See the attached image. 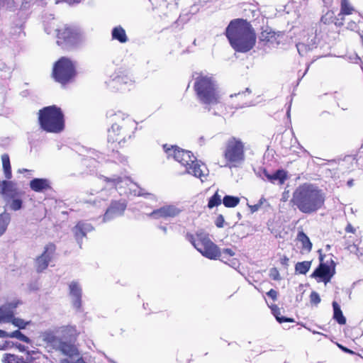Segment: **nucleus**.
Segmentation results:
<instances>
[{"instance_id":"7c9ffc66","label":"nucleus","mask_w":363,"mask_h":363,"mask_svg":"<svg viewBox=\"0 0 363 363\" xmlns=\"http://www.w3.org/2000/svg\"><path fill=\"white\" fill-rule=\"evenodd\" d=\"M333 318L340 325H344L346 323V319L344 317L340 306L335 301L333 303Z\"/></svg>"},{"instance_id":"f704fd0d","label":"nucleus","mask_w":363,"mask_h":363,"mask_svg":"<svg viewBox=\"0 0 363 363\" xmlns=\"http://www.w3.org/2000/svg\"><path fill=\"white\" fill-rule=\"evenodd\" d=\"M235 255V252L230 248L220 250V255L218 259L224 263H228L229 260Z\"/></svg>"},{"instance_id":"8fccbe9b","label":"nucleus","mask_w":363,"mask_h":363,"mask_svg":"<svg viewBox=\"0 0 363 363\" xmlns=\"http://www.w3.org/2000/svg\"><path fill=\"white\" fill-rule=\"evenodd\" d=\"M263 171H267L265 169H259L257 172H256V174L260 178H262V179H264V172Z\"/></svg>"},{"instance_id":"1a4fd4ad","label":"nucleus","mask_w":363,"mask_h":363,"mask_svg":"<svg viewBox=\"0 0 363 363\" xmlns=\"http://www.w3.org/2000/svg\"><path fill=\"white\" fill-rule=\"evenodd\" d=\"M189 241L203 257L209 259H218L220 249L211 240L208 234L202 231L197 232L195 236L190 237Z\"/></svg>"},{"instance_id":"e433bc0d","label":"nucleus","mask_w":363,"mask_h":363,"mask_svg":"<svg viewBox=\"0 0 363 363\" xmlns=\"http://www.w3.org/2000/svg\"><path fill=\"white\" fill-rule=\"evenodd\" d=\"M221 195L218 194V191H217L213 196H212L208 201V207L209 208H213L215 206H218L222 202Z\"/></svg>"},{"instance_id":"423d86ee","label":"nucleus","mask_w":363,"mask_h":363,"mask_svg":"<svg viewBox=\"0 0 363 363\" xmlns=\"http://www.w3.org/2000/svg\"><path fill=\"white\" fill-rule=\"evenodd\" d=\"M106 182V188L102 189L97 198L106 201L107 199L106 188L113 189V191H117L120 195L127 196H141L145 194V190L138 186L137 184L133 182L128 177H121L113 176L111 177H104Z\"/></svg>"},{"instance_id":"2f4dec72","label":"nucleus","mask_w":363,"mask_h":363,"mask_svg":"<svg viewBox=\"0 0 363 363\" xmlns=\"http://www.w3.org/2000/svg\"><path fill=\"white\" fill-rule=\"evenodd\" d=\"M1 160L5 177L7 179H10L12 177V173L9 155L7 154H4L1 156Z\"/></svg>"},{"instance_id":"bb28decb","label":"nucleus","mask_w":363,"mask_h":363,"mask_svg":"<svg viewBox=\"0 0 363 363\" xmlns=\"http://www.w3.org/2000/svg\"><path fill=\"white\" fill-rule=\"evenodd\" d=\"M250 91L248 89H246L245 91L239 92L238 94H235L234 95H230V97H235L238 99V104H236V107L242 108L243 106H248L251 105V102L247 100V96H250Z\"/></svg>"},{"instance_id":"0eeeda50","label":"nucleus","mask_w":363,"mask_h":363,"mask_svg":"<svg viewBox=\"0 0 363 363\" xmlns=\"http://www.w3.org/2000/svg\"><path fill=\"white\" fill-rule=\"evenodd\" d=\"M38 120L42 129L49 133H60L65 127L63 113L55 106H47L40 110Z\"/></svg>"},{"instance_id":"c756f323","label":"nucleus","mask_w":363,"mask_h":363,"mask_svg":"<svg viewBox=\"0 0 363 363\" xmlns=\"http://www.w3.org/2000/svg\"><path fill=\"white\" fill-rule=\"evenodd\" d=\"M297 240L301 243L302 249L306 252H310L312 249V243L309 238L303 232H298Z\"/></svg>"},{"instance_id":"ea45409f","label":"nucleus","mask_w":363,"mask_h":363,"mask_svg":"<svg viewBox=\"0 0 363 363\" xmlns=\"http://www.w3.org/2000/svg\"><path fill=\"white\" fill-rule=\"evenodd\" d=\"M21 359L22 358L15 354H5L2 361L4 363H21Z\"/></svg>"},{"instance_id":"58836bf2","label":"nucleus","mask_w":363,"mask_h":363,"mask_svg":"<svg viewBox=\"0 0 363 363\" xmlns=\"http://www.w3.org/2000/svg\"><path fill=\"white\" fill-rule=\"evenodd\" d=\"M9 337H14L16 338L23 342L26 343H30V340L29 337L23 335L21 332L19 330H16L12 333H10Z\"/></svg>"},{"instance_id":"4468645a","label":"nucleus","mask_w":363,"mask_h":363,"mask_svg":"<svg viewBox=\"0 0 363 363\" xmlns=\"http://www.w3.org/2000/svg\"><path fill=\"white\" fill-rule=\"evenodd\" d=\"M182 211L177 205H165L152 211L149 216L155 219L174 218Z\"/></svg>"},{"instance_id":"9d476101","label":"nucleus","mask_w":363,"mask_h":363,"mask_svg":"<svg viewBox=\"0 0 363 363\" xmlns=\"http://www.w3.org/2000/svg\"><path fill=\"white\" fill-rule=\"evenodd\" d=\"M75 74L74 63L69 59L63 57L55 62L52 75L57 82L65 84L69 82L74 77Z\"/></svg>"},{"instance_id":"a18cd8bd","label":"nucleus","mask_w":363,"mask_h":363,"mask_svg":"<svg viewBox=\"0 0 363 363\" xmlns=\"http://www.w3.org/2000/svg\"><path fill=\"white\" fill-rule=\"evenodd\" d=\"M269 276L274 280H279L280 279V274H279L278 270L275 268H273L270 270Z\"/></svg>"},{"instance_id":"f257e3e1","label":"nucleus","mask_w":363,"mask_h":363,"mask_svg":"<svg viewBox=\"0 0 363 363\" xmlns=\"http://www.w3.org/2000/svg\"><path fill=\"white\" fill-rule=\"evenodd\" d=\"M226 36L233 49L240 52L250 50L255 44L256 36L246 21L235 19L226 28Z\"/></svg>"},{"instance_id":"aec40b11","label":"nucleus","mask_w":363,"mask_h":363,"mask_svg":"<svg viewBox=\"0 0 363 363\" xmlns=\"http://www.w3.org/2000/svg\"><path fill=\"white\" fill-rule=\"evenodd\" d=\"M1 194L4 199L16 194H23V193L17 187V184L16 182L7 180L1 182Z\"/></svg>"},{"instance_id":"f3484780","label":"nucleus","mask_w":363,"mask_h":363,"mask_svg":"<svg viewBox=\"0 0 363 363\" xmlns=\"http://www.w3.org/2000/svg\"><path fill=\"white\" fill-rule=\"evenodd\" d=\"M69 290L73 306L77 309H79L82 306V294L80 284L77 281H73L69 284Z\"/></svg>"},{"instance_id":"dca6fc26","label":"nucleus","mask_w":363,"mask_h":363,"mask_svg":"<svg viewBox=\"0 0 363 363\" xmlns=\"http://www.w3.org/2000/svg\"><path fill=\"white\" fill-rule=\"evenodd\" d=\"M334 273V266H330L326 263H321L311 274V277L314 278H319V281H323L326 284L330 281Z\"/></svg>"},{"instance_id":"c85d7f7f","label":"nucleus","mask_w":363,"mask_h":363,"mask_svg":"<svg viewBox=\"0 0 363 363\" xmlns=\"http://www.w3.org/2000/svg\"><path fill=\"white\" fill-rule=\"evenodd\" d=\"M111 36L113 40H118L121 43H125L128 40L125 30L121 26L113 28Z\"/></svg>"},{"instance_id":"c03bdc74","label":"nucleus","mask_w":363,"mask_h":363,"mask_svg":"<svg viewBox=\"0 0 363 363\" xmlns=\"http://www.w3.org/2000/svg\"><path fill=\"white\" fill-rule=\"evenodd\" d=\"M310 301L311 303L318 305L320 302V297L317 292L313 291L310 296Z\"/></svg>"},{"instance_id":"f8f14e48","label":"nucleus","mask_w":363,"mask_h":363,"mask_svg":"<svg viewBox=\"0 0 363 363\" xmlns=\"http://www.w3.org/2000/svg\"><path fill=\"white\" fill-rule=\"evenodd\" d=\"M57 43L59 45L65 43L69 45H74L82 39L80 30L74 27L64 26L57 30Z\"/></svg>"},{"instance_id":"bf43d9fd","label":"nucleus","mask_w":363,"mask_h":363,"mask_svg":"<svg viewBox=\"0 0 363 363\" xmlns=\"http://www.w3.org/2000/svg\"><path fill=\"white\" fill-rule=\"evenodd\" d=\"M307 330H308L309 331L312 332L313 334H320V335H323L322 333H319V332H317L315 330H312L311 329L308 328H306V326H304Z\"/></svg>"},{"instance_id":"cd10ccee","label":"nucleus","mask_w":363,"mask_h":363,"mask_svg":"<svg viewBox=\"0 0 363 363\" xmlns=\"http://www.w3.org/2000/svg\"><path fill=\"white\" fill-rule=\"evenodd\" d=\"M83 150L86 152V155H84L85 163L89 160L93 162H101L104 160L103 155L95 150L83 148Z\"/></svg>"},{"instance_id":"412c9836","label":"nucleus","mask_w":363,"mask_h":363,"mask_svg":"<svg viewBox=\"0 0 363 363\" xmlns=\"http://www.w3.org/2000/svg\"><path fill=\"white\" fill-rule=\"evenodd\" d=\"M56 334H57L56 330H48L40 334V338L47 346H50L55 349L60 341L56 336Z\"/></svg>"},{"instance_id":"473e14b6","label":"nucleus","mask_w":363,"mask_h":363,"mask_svg":"<svg viewBox=\"0 0 363 363\" xmlns=\"http://www.w3.org/2000/svg\"><path fill=\"white\" fill-rule=\"evenodd\" d=\"M10 220L11 216L9 213L4 211L0 214V236H1L6 230Z\"/></svg>"},{"instance_id":"5fc2aeb1","label":"nucleus","mask_w":363,"mask_h":363,"mask_svg":"<svg viewBox=\"0 0 363 363\" xmlns=\"http://www.w3.org/2000/svg\"><path fill=\"white\" fill-rule=\"evenodd\" d=\"M9 335L10 333L4 330H0V337H9Z\"/></svg>"},{"instance_id":"20e7f679","label":"nucleus","mask_w":363,"mask_h":363,"mask_svg":"<svg viewBox=\"0 0 363 363\" xmlns=\"http://www.w3.org/2000/svg\"><path fill=\"white\" fill-rule=\"evenodd\" d=\"M114 122L108 130V141L121 146L131 138L136 129L135 122L125 113L118 111L113 116Z\"/></svg>"},{"instance_id":"49530a36","label":"nucleus","mask_w":363,"mask_h":363,"mask_svg":"<svg viewBox=\"0 0 363 363\" xmlns=\"http://www.w3.org/2000/svg\"><path fill=\"white\" fill-rule=\"evenodd\" d=\"M226 264H228L229 266H230L231 267L235 268V269H236L239 266L238 260L237 259H235V258H231L229 260L228 263H226Z\"/></svg>"},{"instance_id":"e2e57ef3","label":"nucleus","mask_w":363,"mask_h":363,"mask_svg":"<svg viewBox=\"0 0 363 363\" xmlns=\"http://www.w3.org/2000/svg\"><path fill=\"white\" fill-rule=\"evenodd\" d=\"M96 201H96V199H94V200L93 201V203H94V205H96Z\"/></svg>"},{"instance_id":"69168bd1","label":"nucleus","mask_w":363,"mask_h":363,"mask_svg":"<svg viewBox=\"0 0 363 363\" xmlns=\"http://www.w3.org/2000/svg\"><path fill=\"white\" fill-rule=\"evenodd\" d=\"M348 184L350 186L352 184V182H349Z\"/></svg>"},{"instance_id":"72a5a7b5","label":"nucleus","mask_w":363,"mask_h":363,"mask_svg":"<svg viewBox=\"0 0 363 363\" xmlns=\"http://www.w3.org/2000/svg\"><path fill=\"white\" fill-rule=\"evenodd\" d=\"M240 202V199L233 196H225L223 199V203L227 208H234Z\"/></svg>"},{"instance_id":"5701e85b","label":"nucleus","mask_w":363,"mask_h":363,"mask_svg":"<svg viewBox=\"0 0 363 363\" xmlns=\"http://www.w3.org/2000/svg\"><path fill=\"white\" fill-rule=\"evenodd\" d=\"M56 333L60 335L62 338L69 340L76 339L79 334L76 327L73 325L60 327L56 330Z\"/></svg>"},{"instance_id":"4be33fe9","label":"nucleus","mask_w":363,"mask_h":363,"mask_svg":"<svg viewBox=\"0 0 363 363\" xmlns=\"http://www.w3.org/2000/svg\"><path fill=\"white\" fill-rule=\"evenodd\" d=\"M23 194H16L6 197L4 199L6 207L13 211H17L23 208Z\"/></svg>"},{"instance_id":"3c124183","label":"nucleus","mask_w":363,"mask_h":363,"mask_svg":"<svg viewBox=\"0 0 363 363\" xmlns=\"http://www.w3.org/2000/svg\"><path fill=\"white\" fill-rule=\"evenodd\" d=\"M345 230L347 233H355V228L351 224H348L347 225V227L345 228Z\"/></svg>"},{"instance_id":"7ed1b4c3","label":"nucleus","mask_w":363,"mask_h":363,"mask_svg":"<svg viewBox=\"0 0 363 363\" xmlns=\"http://www.w3.org/2000/svg\"><path fill=\"white\" fill-rule=\"evenodd\" d=\"M163 149L168 158H173L184 168V173L200 179L201 182L208 174L206 166L198 160L191 152L179 148L177 146L164 145Z\"/></svg>"},{"instance_id":"4c0bfd02","label":"nucleus","mask_w":363,"mask_h":363,"mask_svg":"<svg viewBox=\"0 0 363 363\" xmlns=\"http://www.w3.org/2000/svg\"><path fill=\"white\" fill-rule=\"evenodd\" d=\"M354 11L353 7L350 4L348 0H342L341 10L339 15H350Z\"/></svg>"},{"instance_id":"a878e982","label":"nucleus","mask_w":363,"mask_h":363,"mask_svg":"<svg viewBox=\"0 0 363 363\" xmlns=\"http://www.w3.org/2000/svg\"><path fill=\"white\" fill-rule=\"evenodd\" d=\"M55 350L60 351L63 354L69 357H74L78 355V350L74 345L61 340Z\"/></svg>"},{"instance_id":"37998d69","label":"nucleus","mask_w":363,"mask_h":363,"mask_svg":"<svg viewBox=\"0 0 363 363\" xmlns=\"http://www.w3.org/2000/svg\"><path fill=\"white\" fill-rule=\"evenodd\" d=\"M297 50L300 55L303 56L306 54L309 50H311V47L310 45H306L302 43H299L296 44Z\"/></svg>"},{"instance_id":"6e6552de","label":"nucleus","mask_w":363,"mask_h":363,"mask_svg":"<svg viewBox=\"0 0 363 363\" xmlns=\"http://www.w3.org/2000/svg\"><path fill=\"white\" fill-rule=\"evenodd\" d=\"M223 157L229 167H236L245 161V145L237 138L231 137L225 143Z\"/></svg>"},{"instance_id":"9b49d317","label":"nucleus","mask_w":363,"mask_h":363,"mask_svg":"<svg viewBox=\"0 0 363 363\" xmlns=\"http://www.w3.org/2000/svg\"><path fill=\"white\" fill-rule=\"evenodd\" d=\"M135 82V79L132 74L118 69L111 76V79L107 84L111 89L125 91L133 87Z\"/></svg>"},{"instance_id":"603ef678","label":"nucleus","mask_w":363,"mask_h":363,"mask_svg":"<svg viewBox=\"0 0 363 363\" xmlns=\"http://www.w3.org/2000/svg\"><path fill=\"white\" fill-rule=\"evenodd\" d=\"M21 363H35L33 362V358L31 357H27L26 359H21Z\"/></svg>"},{"instance_id":"6ab92c4d","label":"nucleus","mask_w":363,"mask_h":363,"mask_svg":"<svg viewBox=\"0 0 363 363\" xmlns=\"http://www.w3.org/2000/svg\"><path fill=\"white\" fill-rule=\"evenodd\" d=\"M93 230L91 224L84 222H79L72 229L75 239L81 247L82 240L86 236L88 232Z\"/></svg>"},{"instance_id":"680f3d73","label":"nucleus","mask_w":363,"mask_h":363,"mask_svg":"<svg viewBox=\"0 0 363 363\" xmlns=\"http://www.w3.org/2000/svg\"><path fill=\"white\" fill-rule=\"evenodd\" d=\"M127 159L125 157H122L121 160V162L125 163L126 162Z\"/></svg>"},{"instance_id":"79ce46f5","label":"nucleus","mask_w":363,"mask_h":363,"mask_svg":"<svg viewBox=\"0 0 363 363\" xmlns=\"http://www.w3.org/2000/svg\"><path fill=\"white\" fill-rule=\"evenodd\" d=\"M272 311H273V313H274V316L276 317L277 320L279 323H281L284 322H291V323L294 322V320L291 318L280 316L279 315L280 313H279V312H278L279 309L277 308V306H275L274 308H272Z\"/></svg>"},{"instance_id":"f03ea898","label":"nucleus","mask_w":363,"mask_h":363,"mask_svg":"<svg viewBox=\"0 0 363 363\" xmlns=\"http://www.w3.org/2000/svg\"><path fill=\"white\" fill-rule=\"evenodd\" d=\"M292 202L302 213H311L323 206L325 194L317 186L305 183L296 189Z\"/></svg>"},{"instance_id":"864d4df0","label":"nucleus","mask_w":363,"mask_h":363,"mask_svg":"<svg viewBox=\"0 0 363 363\" xmlns=\"http://www.w3.org/2000/svg\"><path fill=\"white\" fill-rule=\"evenodd\" d=\"M259 207H260V204H255V205L250 206L252 212H255V211H258Z\"/></svg>"},{"instance_id":"b1692460","label":"nucleus","mask_w":363,"mask_h":363,"mask_svg":"<svg viewBox=\"0 0 363 363\" xmlns=\"http://www.w3.org/2000/svg\"><path fill=\"white\" fill-rule=\"evenodd\" d=\"M265 178L273 184H283L286 179V172L283 169H279L273 174H269L267 171H263Z\"/></svg>"},{"instance_id":"393cba45","label":"nucleus","mask_w":363,"mask_h":363,"mask_svg":"<svg viewBox=\"0 0 363 363\" xmlns=\"http://www.w3.org/2000/svg\"><path fill=\"white\" fill-rule=\"evenodd\" d=\"M30 188L35 192H42L50 188V182L44 178L33 179L30 182Z\"/></svg>"},{"instance_id":"c9c22d12","label":"nucleus","mask_w":363,"mask_h":363,"mask_svg":"<svg viewBox=\"0 0 363 363\" xmlns=\"http://www.w3.org/2000/svg\"><path fill=\"white\" fill-rule=\"evenodd\" d=\"M311 264V262L308 261L298 262L295 266V270L301 274H306L310 269Z\"/></svg>"},{"instance_id":"a19ab883","label":"nucleus","mask_w":363,"mask_h":363,"mask_svg":"<svg viewBox=\"0 0 363 363\" xmlns=\"http://www.w3.org/2000/svg\"><path fill=\"white\" fill-rule=\"evenodd\" d=\"M11 323H12L13 325L19 329H24L28 325L30 324V321H26L23 319L14 317L11 320Z\"/></svg>"},{"instance_id":"09e8293b","label":"nucleus","mask_w":363,"mask_h":363,"mask_svg":"<svg viewBox=\"0 0 363 363\" xmlns=\"http://www.w3.org/2000/svg\"><path fill=\"white\" fill-rule=\"evenodd\" d=\"M267 295L272 298L273 300H276L277 297V292L274 289H271L267 293Z\"/></svg>"},{"instance_id":"052dcab7","label":"nucleus","mask_w":363,"mask_h":363,"mask_svg":"<svg viewBox=\"0 0 363 363\" xmlns=\"http://www.w3.org/2000/svg\"><path fill=\"white\" fill-rule=\"evenodd\" d=\"M28 172V170L26 169H21L18 170L19 173H23V172Z\"/></svg>"},{"instance_id":"2eb2a0df","label":"nucleus","mask_w":363,"mask_h":363,"mask_svg":"<svg viewBox=\"0 0 363 363\" xmlns=\"http://www.w3.org/2000/svg\"><path fill=\"white\" fill-rule=\"evenodd\" d=\"M55 250V245L52 243L45 247L44 252L35 261V267L38 272L44 271L48 267L49 263L53 257Z\"/></svg>"},{"instance_id":"ddd939ff","label":"nucleus","mask_w":363,"mask_h":363,"mask_svg":"<svg viewBox=\"0 0 363 363\" xmlns=\"http://www.w3.org/2000/svg\"><path fill=\"white\" fill-rule=\"evenodd\" d=\"M126 207L127 201L125 199H121L118 201H112L104 215L103 222H108L123 216Z\"/></svg>"},{"instance_id":"6e6d98bb","label":"nucleus","mask_w":363,"mask_h":363,"mask_svg":"<svg viewBox=\"0 0 363 363\" xmlns=\"http://www.w3.org/2000/svg\"><path fill=\"white\" fill-rule=\"evenodd\" d=\"M89 162H90V163L91 164V166H89V168H91V166H93L94 167H96L95 164H96V162H93L91 160H89V161H88V162H86L85 163V162L84 161V164H85V165H86L87 167L89 166V164H88Z\"/></svg>"},{"instance_id":"4d7b16f0","label":"nucleus","mask_w":363,"mask_h":363,"mask_svg":"<svg viewBox=\"0 0 363 363\" xmlns=\"http://www.w3.org/2000/svg\"><path fill=\"white\" fill-rule=\"evenodd\" d=\"M339 347H340L343 351L346 352H348V353H353L352 351H351L350 350L346 348V347H344L343 346H341V345H339Z\"/></svg>"},{"instance_id":"39448f33","label":"nucleus","mask_w":363,"mask_h":363,"mask_svg":"<svg viewBox=\"0 0 363 363\" xmlns=\"http://www.w3.org/2000/svg\"><path fill=\"white\" fill-rule=\"evenodd\" d=\"M194 89L201 103L214 105L220 102L218 84L211 74H199L195 78Z\"/></svg>"},{"instance_id":"de8ad7c7","label":"nucleus","mask_w":363,"mask_h":363,"mask_svg":"<svg viewBox=\"0 0 363 363\" xmlns=\"http://www.w3.org/2000/svg\"><path fill=\"white\" fill-rule=\"evenodd\" d=\"M224 218L222 215H219L216 220V225L218 228H222L223 226Z\"/></svg>"},{"instance_id":"0e129e2a","label":"nucleus","mask_w":363,"mask_h":363,"mask_svg":"<svg viewBox=\"0 0 363 363\" xmlns=\"http://www.w3.org/2000/svg\"><path fill=\"white\" fill-rule=\"evenodd\" d=\"M4 0H0V6L3 4Z\"/></svg>"},{"instance_id":"13d9d810","label":"nucleus","mask_w":363,"mask_h":363,"mask_svg":"<svg viewBox=\"0 0 363 363\" xmlns=\"http://www.w3.org/2000/svg\"><path fill=\"white\" fill-rule=\"evenodd\" d=\"M160 229L166 234L167 233V228L165 226H160Z\"/></svg>"},{"instance_id":"a211bd4d","label":"nucleus","mask_w":363,"mask_h":363,"mask_svg":"<svg viewBox=\"0 0 363 363\" xmlns=\"http://www.w3.org/2000/svg\"><path fill=\"white\" fill-rule=\"evenodd\" d=\"M18 306L17 302L6 303L0 307V321L10 323L14 315V310Z\"/></svg>"}]
</instances>
